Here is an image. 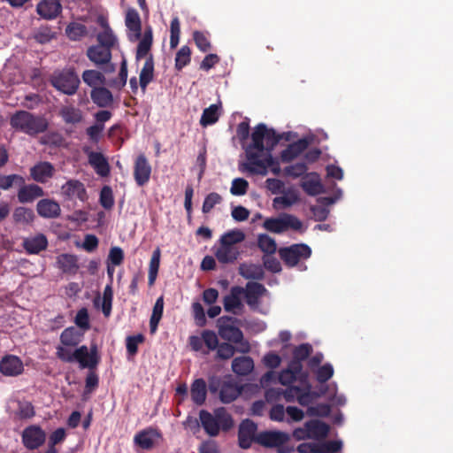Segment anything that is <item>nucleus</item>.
<instances>
[{
	"mask_svg": "<svg viewBox=\"0 0 453 453\" xmlns=\"http://www.w3.org/2000/svg\"><path fill=\"white\" fill-rule=\"evenodd\" d=\"M251 142L243 146L246 162L240 165V170L251 175L265 176L268 173V168L274 175L280 173V166L272 151L282 139L273 128H267L266 125H257L251 133Z\"/></svg>",
	"mask_w": 453,
	"mask_h": 453,
	"instance_id": "obj_1",
	"label": "nucleus"
},
{
	"mask_svg": "<svg viewBox=\"0 0 453 453\" xmlns=\"http://www.w3.org/2000/svg\"><path fill=\"white\" fill-rule=\"evenodd\" d=\"M199 420L204 432L211 437L218 436L220 430L227 432L234 426V419L224 407L217 408L214 414L201 410Z\"/></svg>",
	"mask_w": 453,
	"mask_h": 453,
	"instance_id": "obj_2",
	"label": "nucleus"
},
{
	"mask_svg": "<svg viewBox=\"0 0 453 453\" xmlns=\"http://www.w3.org/2000/svg\"><path fill=\"white\" fill-rule=\"evenodd\" d=\"M57 357L65 363L78 362L81 368H95L99 363L96 346H92L90 350L86 345L77 348L72 352L68 347L59 345L57 347Z\"/></svg>",
	"mask_w": 453,
	"mask_h": 453,
	"instance_id": "obj_3",
	"label": "nucleus"
},
{
	"mask_svg": "<svg viewBox=\"0 0 453 453\" xmlns=\"http://www.w3.org/2000/svg\"><path fill=\"white\" fill-rule=\"evenodd\" d=\"M11 126L29 135L43 133L48 128V122L42 117L35 116L26 111H17L11 118Z\"/></svg>",
	"mask_w": 453,
	"mask_h": 453,
	"instance_id": "obj_4",
	"label": "nucleus"
},
{
	"mask_svg": "<svg viewBox=\"0 0 453 453\" xmlns=\"http://www.w3.org/2000/svg\"><path fill=\"white\" fill-rule=\"evenodd\" d=\"M234 322H236V319L233 317H220L217 320L219 334L222 339L228 341L229 342L239 344L240 348L237 351L243 354L248 353L250 350V343L249 342L244 341L242 330L234 325Z\"/></svg>",
	"mask_w": 453,
	"mask_h": 453,
	"instance_id": "obj_5",
	"label": "nucleus"
},
{
	"mask_svg": "<svg viewBox=\"0 0 453 453\" xmlns=\"http://www.w3.org/2000/svg\"><path fill=\"white\" fill-rule=\"evenodd\" d=\"M81 81L73 68L56 71L50 77V84L62 93L73 96L80 86Z\"/></svg>",
	"mask_w": 453,
	"mask_h": 453,
	"instance_id": "obj_6",
	"label": "nucleus"
},
{
	"mask_svg": "<svg viewBox=\"0 0 453 453\" xmlns=\"http://www.w3.org/2000/svg\"><path fill=\"white\" fill-rule=\"evenodd\" d=\"M263 226L269 232L281 234L288 229L299 231L303 227V223L296 216L283 213L278 218L266 219Z\"/></svg>",
	"mask_w": 453,
	"mask_h": 453,
	"instance_id": "obj_7",
	"label": "nucleus"
},
{
	"mask_svg": "<svg viewBox=\"0 0 453 453\" xmlns=\"http://www.w3.org/2000/svg\"><path fill=\"white\" fill-rule=\"evenodd\" d=\"M311 255V249L304 243H296L279 250L280 259L288 267H294L303 259H307Z\"/></svg>",
	"mask_w": 453,
	"mask_h": 453,
	"instance_id": "obj_8",
	"label": "nucleus"
},
{
	"mask_svg": "<svg viewBox=\"0 0 453 453\" xmlns=\"http://www.w3.org/2000/svg\"><path fill=\"white\" fill-rule=\"evenodd\" d=\"M86 55L96 66L101 68L104 73H111L115 71V65L111 62V50L96 44L88 48Z\"/></svg>",
	"mask_w": 453,
	"mask_h": 453,
	"instance_id": "obj_9",
	"label": "nucleus"
},
{
	"mask_svg": "<svg viewBox=\"0 0 453 453\" xmlns=\"http://www.w3.org/2000/svg\"><path fill=\"white\" fill-rule=\"evenodd\" d=\"M22 442L28 449L40 448L46 439L45 432L39 426H29L22 433Z\"/></svg>",
	"mask_w": 453,
	"mask_h": 453,
	"instance_id": "obj_10",
	"label": "nucleus"
},
{
	"mask_svg": "<svg viewBox=\"0 0 453 453\" xmlns=\"http://www.w3.org/2000/svg\"><path fill=\"white\" fill-rule=\"evenodd\" d=\"M289 440V434L281 431H264L256 437V442L266 448H275L287 443Z\"/></svg>",
	"mask_w": 453,
	"mask_h": 453,
	"instance_id": "obj_11",
	"label": "nucleus"
},
{
	"mask_svg": "<svg viewBox=\"0 0 453 453\" xmlns=\"http://www.w3.org/2000/svg\"><path fill=\"white\" fill-rule=\"evenodd\" d=\"M257 430V424L249 418L243 420L240 424L238 430V442L242 449H247L250 448L253 441L256 442Z\"/></svg>",
	"mask_w": 453,
	"mask_h": 453,
	"instance_id": "obj_12",
	"label": "nucleus"
},
{
	"mask_svg": "<svg viewBox=\"0 0 453 453\" xmlns=\"http://www.w3.org/2000/svg\"><path fill=\"white\" fill-rule=\"evenodd\" d=\"M151 165L144 154L139 155L134 165V177L139 187L144 186L150 180Z\"/></svg>",
	"mask_w": 453,
	"mask_h": 453,
	"instance_id": "obj_13",
	"label": "nucleus"
},
{
	"mask_svg": "<svg viewBox=\"0 0 453 453\" xmlns=\"http://www.w3.org/2000/svg\"><path fill=\"white\" fill-rule=\"evenodd\" d=\"M24 371L22 360L14 355H6L0 360V372L4 376L16 377Z\"/></svg>",
	"mask_w": 453,
	"mask_h": 453,
	"instance_id": "obj_14",
	"label": "nucleus"
},
{
	"mask_svg": "<svg viewBox=\"0 0 453 453\" xmlns=\"http://www.w3.org/2000/svg\"><path fill=\"white\" fill-rule=\"evenodd\" d=\"M30 177L38 183H46L54 176L55 167L48 161H40L29 170Z\"/></svg>",
	"mask_w": 453,
	"mask_h": 453,
	"instance_id": "obj_15",
	"label": "nucleus"
},
{
	"mask_svg": "<svg viewBox=\"0 0 453 453\" xmlns=\"http://www.w3.org/2000/svg\"><path fill=\"white\" fill-rule=\"evenodd\" d=\"M19 188L17 197L21 203H32L35 199L44 196V191L42 187L34 183L26 184L25 180L23 184L19 185Z\"/></svg>",
	"mask_w": 453,
	"mask_h": 453,
	"instance_id": "obj_16",
	"label": "nucleus"
},
{
	"mask_svg": "<svg viewBox=\"0 0 453 453\" xmlns=\"http://www.w3.org/2000/svg\"><path fill=\"white\" fill-rule=\"evenodd\" d=\"M309 146V141L306 138L299 139L288 145V147L280 152V160L283 163H290L297 158Z\"/></svg>",
	"mask_w": 453,
	"mask_h": 453,
	"instance_id": "obj_17",
	"label": "nucleus"
},
{
	"mask_svg": "<svg viewBox=\"0 0 453 453\" xmlns=\"http://www.w3.org/2000/svg\"><path fill=\"white\" fill-rule=\"evenodd\" d=\"M62 192L69 199L77 198L82 202L88 199V194L85 186L78 180H67L62 186Z\"/></svg>",
	"mask_w": 453,
	"mask_h": 453,
	"instance_id": "obj_18",
	"label": "nucleus"
},
{
	"mask_svg": "<svg viewBox=\"0 0 453 453\" xmlns=\"http://www.w3.org/2000/svg\"><path fill=\"white\" fill-rule=\"evenodd\" d=\"M243 293V288L239 286L232 287L229 295L226 296L223 300L225 311L237 314L234 310H241L243 308V304L242 303V296Z\"/></svg>",
	"mask_w": 453,
	"mask_h": 453,
	"instance_id": "obj_19",
	"label": "nucleus"
},
{
	"mask_svg": "<svg viewBox=\"0 0 453 453\" xmlns=\"http://www.w3.org/2000/svg\"><path fill=\"white\" fill-rule=\"evenodd\" d=\"M37 13L45 19H54L62 12L59 0H42L36 6Z\"/></svg>",
	"mask_w": 453,
	"mask_h": 453,
	"instance_id": "obj_20",
	"label": "nucleus"
},
{
	"mask_svg": "<svg viewBox=\"0 0 453 453\" xmlns=\"http://www.w3.org/2000/svg\"><path fill=\"white\" fill-rule=\"evenodd\" d=\"M265 287L258 282L249 281L244 288L246 303L250 307H255L259 303V298L266 292Z\"/></svg>",
	"mask_w": 453,
	"mask_h": 453,
	"instance_id": "obj_21",
	"label": "nucleus"
},
{
	"mask_svg": "<svg viewBox=\"0 0 453 453\" xmlns=\"http://www.w3.org/2000/svg\"><path fill=\"white\" fill-rule=\"evenodd\" d=\"M88 164L99 176L107 177L110 174V165L101 152L90 151L88 154Z\"/></svg>",
	"mask_w": 453,
	"mask_h": 453,
	"instance_id": "obj_22",
	"label": "nucleus"
},
{
	"mask_svg": "<svg viewBox=\"0 0 453 453\" xmlns=\"http://www.w3.org/2000/svg\"><path fill=\"white\" fill-rule=\"evenodd\" d=\"M37 213L45 219H55L60 215L61 209L58 203L52 199H42L36 205Z\"/></svg>",
	"mask_w": 453,
	"mask_h": 453,
	"instance_id": "obj_23",
	"label": "nucleus"
},
{
	"mask_svg": "<svg viewBox=\"0 0 453 453\" xmlns=\"http://www.w3.org/2000/svg\"><path fill=\"white\" fill-rule=\"evenodd\" d=\"M22 246L28 254H39L47 249L48 240L44 234H38L35 236L25 238Z\"/></svg>",
	"mask_w": 453,
	"mask_h": 453,
	"instance_id": "obj_24",
	"label": "nucleus"
},
{
	"mask_svg": "<svg viewBox=\"0 0 453 453\" xmlns=\"http://www.w3.org/2000/svg\"><path fill=\"white\" fill-rule=\"evenodd\" d=\"M90 97L92 102L101 108L109 107L113 103L112 93L104 86L91 89Z\"/></svg>",
	"mask_w": 453,
	"mask_h": 453,
	"instance_id": "obj_25",
	"label": "nucleus"
},
{
	"mask_svg": "<svg viewBox=\"0 0 453 453\" xmlns=\"http://www.w3.org/2000/svg\"><path fill=\"white\" fill-rule=\"evenodd\" d=\"M57 265L64 273L72 275L76 274L80 268L77 256L67 253L61 254L57 257Z\"/></svg>",
	"mask_w": 453,
	"mask_h": 453,
	"instance_id": "obj_26",
	"label": "nucleus"
},
{
	"mask_svg": "<svg viewBox=\"0 0 453 453\" xmlns=\"http://www.w3.org/2000/svg\"><path fill=\"white\" fill-rule=\"evenodd\" d=\"M159 436V433L153 428L140 431L134 435V443L142 449H151L154 447V438Z\"/></svg>",
	"mask_w": 453,
	"mask_h": 453,
	"instance_id": "obj_27",
	"label": "nucleus"
},
{
	"mask_svg": "<svg viewBox=\"0 0 453 453\" xmlns=\"http://www.w3.org/2000/svg\"><path fill=\"white\" fill-rule=\"evenodd\" d=\"M154 79V58L152 55H149L144 62L139 76V85L143 93L146 92L148 85Z\"/></svg>",
	"mask_w": 453,
	"mask_h": 453,
	"instance_id": "obj_28",
	"label": "nucleus"
},
{
	"mask_svg": "<svg viewBox=\"0 0 453 453\" xmlns=\"http://www.w3.org/2000/svg\"><path fill=\"white\" fill-rule=\"evenodd\" d=\"M84 332L74 326L65 328L60 334V342L65 347H76L82 341Z\"/></svg>",
	"mask_w": 453,
	"mask_h": 453,
	"instance_id": "obj_29",
	"label": "nucleus"
},
{
	"mask_svg": "<svg viewBox=\"0 0 453 453\" xmlns=\"http://www.w3.org/2000/svg\"><path fill=\"white\" fill-rule=\"evenodd\" d=\"M312 352V347L309 343H302L293 350V359L289 362L296 371H302V361L305 360Z\"/></svg>",
	"mask_w": 453,
	"mask_h": 453,
	"instance_id": "obj_30",
	"label": "nucleus"
},
{
	"mask_svg": "<svg viewBox=\"0 0 453 453\" xmlns=\"http://www.w3.org/2000/svg\"><path fill=\"white\" fill-rule=\"evenodd\" d=\"M153 42V33L152 28L148 27L145 28L142 38L139 42L136 49V60H139L143 58H147L150 53Z\"/></svg>",
	"mask_w": 453,
	"mask_h": 453,
	"instance_id": "obj_31",
	"label": "nucleus"
},
{
	"mask_svg": "<svg viewBox=\"0 0 453 453\" xmlns=\"http://www.w3.org/2000/svg\"><path fill=\"white\" fill-rule=\"evenodd\" d=\"M241 394L240 388L232 381H223L219 388V399L224 403L234 402Z\"/></svg>",
	"mask_w": 453,
	"mask_h": 453,
	"instance_id": "obj_32",
	"label": "nucleus"
},
{
	"mask_svg": "<svg viewBox=\"0 0 453 453\" xmlns=\"http://www.w3.org/2000/svg\"><path fill=\"white\" fill-rule=\"evenodd\" d=\"M254 369V362L250 357H237L232 361V370L239 376H246Z\"/></svg>",
	"mask_w": 453,
	"mask_h": 453,
	"instance_id": "obj_33",
	"label": "nucleus"
},
{
	"mask_svg": "<svg viewBox=\"0 0 453 453\" xmlns=\"http://www.w3.org/2000/svg\"><path fill=\"white\" fill-rule=\"evenodd\" d=\"M308 180L301 183L303 191L309 196H317L324 192L319 175L317 173H310L307 174Z\"/></svg>",
	"mask_w": 453,
	"mask_h": 453,
	"instance_id": "obj_34",
	"label": "nucleus"
},
{
	"mask_svg": "<svg viewBox=\"0 0 453 453\" xmlns=\"http://www.w3.org/2000/svg\"><path fill=\"white\" fill-rule=\"evenodd\" d=\"M305 427L308 428L310 439H324L327 436L329 433V426L318 419H313L307 421L305 423Z\"/></svg>",
	"mask_w": 453,
	"mask_h": 453,
	"instance_id": "obj_35",
	"label": "nucleus"
},
{
	"mask_svg": "<svg viewBox=\"0 0 453 453\" xmlns=\"http://www.w3.org/2000/svg\"><path fill=\"white\" fill-rule=\"evenodd\" d=\"M239 274L247 280H260L265 277L263 266L256 264H241L239 266Z\"/></svg>",
	"mask_w": 453,
	"mask_h": 453,
	"instance_id": "obj_36",
	"label": "nucleus"
},
{
	"mask_svg": "<svg viewBox=\"0 0 453 453\" xmlns=\"http://www.w3.org/2000/svg\"><path fill=\"white\" fill-rule=\"evenodd\" d=\"M207 388L203 379L195 380L190 388V395L192 401L196 405H203L206 400Z\"/></svg>",
	"mask_w": 453,
	"mask_h": 453,
	"instance_id": "obj_37",
	"label": "nucleus"
},
{
	"mask_svg": "<svg viewBox=\"0 0 453 453\" xmlns=\"http://www.w3.org/2000/svg\"><path fill=\"white\" fill-rule=\"evenodd\" d=\"M82 80L92 89L99 88L106 84V78L104 74L97 70L88 69L82 73Z\"/></svg>",
	"mask_w": 453,
	"mask_h": 453,
	"instance_id": "obj_38",
	"label": "nucleus"
},
{
	"mask_svg": "<svg viewBox=\"0 0 453 453\" xmlns=\"http://www.w3.org/2000/svg\"><path fill=\"white\" fill-rule=\"evenodd\" d=\"M239 251L235 247L220 244L215 251L216 258L222 264L233 263L237 259Z\"/></svg>",
	"mask_w": 453,
	"mask_h": 453,
	"instance_id": "obj_39",
	"label": "nucleus"
},
{
	"mask_svg": "<svg viewBox=\"0 0 453 453\" xmlns=\"http://www.w3.org/2000/svg\"><path fill=\"white\" fill-rule=\"evenodd\" d=\"M35 415V408L30 402L19 401L18 408L13 412V419L21 421L32 418Z\"/></svg>",
	"mask_w": 453,
	"mask_h": 453,
	"instance_id": "obj_40",
	"label": "nucleus"
},
{
	"mask_svg": "<svg viewBox=\"0 0 453 453\" xmlns=\"http://www.w3.org/2000/svg\"><path fill=\"white\" fill-rule=\"evenodd\" d=\"M125 23L127 27L134 32L136 37L141 36L142 22L138 12L134 8H129L126 13Z\"/></svg>",
	"mask_w": 453,
	"mask_h": 453,
	"instance_id": "obj_41",
	"label": "nucleus"
},
{
	"mask_svg": "<svg viewBox=\"0 0 453 453\" xmlns=\"http://www.w3.org/2000/svg\"><path fill=\"white\" fill-rule=\"evenodd\" d=\"M59 116L66 124H78L82 120V112L74 106H64L59 111Z\"/></svg>",
	"mask_w": 453,
	"mask_h": 453,
	"instance_id": "obj_42",
	"label": "nucleus"
},
{
	"mask_svg": "<svg viewBox=\"0 0 453 453\" xmlns=\"http://www.w3.org/2000/svg\"><path fill=\"white\" fill-rule=\"evenodd\" d=\"M164 311V298L159 296L153 306L152 314L150 319V334H155L157 330L159 321L163 316Z\"/></svg>",
	"mask_w": 453,
	"mask_h": 453,
	"instance_id": "obj_43",
	"label": "nucleus"
},
{
	"mask_svg": "<svg viewBox=\"0 0 453 453\" xmlns=\"http://www.w3.org/2000/svg\"><path fill=\"white\" fill-rule=\"evenodd\" d=\"M161 251L159 248H157L151 256L150 265H149V286H153L159 270Z\"/></svg>",
	"mask_w": 453,
	"mask_h": 453,
	"instance_id": "obj_44",
	"label": "nucleus"
},
{
	"mask_svg": "<svg viewBox=\"0 0 453 453\" xmlns=\"http://www.w3.org/2000/svg\"><path fill=\"white\" fill-rule=\"evenodd\" d=\"M191 61V50L188 46L183 45L176 53L174 67L181 71Z\"/></svg>",
	"mask_w": 453,
	"mask_h": 453,
	"instance_id": "obj_45",
	"label": "nucleus"
},
{
	"mask_svg": "<svg viewBox=\"0 0 453 453\" xmlns=\"http://www.w3.org/2000/svg\"><path fill=\"white\" fill-rule=\"evenodd\" d=\"M65 34L70 40L79 41L87 35V27L81 23L72 22L66 27Z\"/></svg>",
	"mask_w": 453,
	"mask_h": 453,
	"instance_id": "obj_46",
	"label": "nucleus"
},
{
	"mask_svg": "<svg viewBox=\"0 0 453 453\" xmlns=\"http://www.w3.org/2000/svg\"><path fill=\"white\" fill-rule=\"evenodd\" d=\"M97 45L108 48L112 50L118 43V39L114 35L112 29L102 31L96 35Z\"/></svg>",
	"mask_w": 453,
	"mask_h": 453,
	"instance_id": "obj_47",
	"label": "nucleus"
},
{
	"mask_svg": "<svg viewBox=\"0 0 453 453\" xmlns=\"http://www.w3.org/2000/svg\"><path fill=\"white\" fill-rule=\"evenodd\" d=\"M244 239V233L239 229H234L225 233L220 237V244L234 247V244L242 242Z\"/></svg>",
	"mask_w": 453,
	"mask_h": 453,
	"instance_id": "obj_48",
	"label": "nucleus"
},
{
	"mask_svg": "<svg viewBox=\"0 0 453 453\" xmlns=\"http://www.w3.org/2000/svg\"><path fill=\"white\" fill-rule=\"evenodd\" d=\"M33 37L37 42L44 44L56 37V32L49 26H41L34 32Z\"/></svg>",
	"mask_w": 453,
	"mask_h": 453,
	"instance_id": "obj_49",
	"label": "nucleus"
},
{
	"mask_svg": "<svg viewBox=\"0 0 453 453\" xmlns=\"http://www.w3.org/2000/svg\"><path fill=\"white\" fill-rule=\"evenodd\" d=\"M13 220L19 224H29L35 219L33 210L26 207H17L12 214Z\"/></svg>",
	"mask_w": 453,
	"mask_h": 453,
	"instance_id": "obj_50",
	"label": "nucleus"
},
{
	"mask_svg": "<svg viewBox=\"0 0 453 453\" xmlns=\"http://www.w3.org/2000/svg\"><path fill=\"white\" fill-rule=\"evenodd\" d=\"M219 107L216 104H211L205 108L200 119V124L203 127H207L216 123L219 119Z\"/></svg>",
	"mask_w": 453,
	"mask_h": 453,
	"instance_id": "obj_51",
	"label": "nucleus"
},
{
	"mask_svg": "<svg viewBox=\"0 0 453 453\" xmlns=\"http://www.w3.org/2000/svg\"><path fill=\"white\" fill-rule=\"evenodd\" d=\"M257 246L265 255L274 254L277 249L275 240L265 234L258 235Z\"/></svg>",
	"mask_w": 453,
	"mask_h": 453,
	"instance_id": "obj_52",
	"label": "nucleus"
},
{
	"mask_svg": "<svg viewBox=\"0 0 453 453\" xmlns=\"http://www.w3.org/2000/svg\"><path fill=\"white\" fill-rule=\"evenodd\" d=\"M24 183V177L19 174H0V189L8 190L13 186L19 187V184Z\"/></svg>",
	"mask_w": 453,
	"mask_h": 453,
	"instance_id": "obj_53",
	"label": "nucleus"
},
{
	"mask_svg": "<svg viewBox=\"0 0 453 453\" xmlns=\"http://www.w3.org/2000/svg\"><path fill=\"white\" fill-rule=\"evenodd\" d=\"M308 166L305 162H298L294 165L286 166L283 170L284 175L296 179L306 174Z\"/></svg>",
	"mask_w": 453,
	"mask_h": 453,
	"instance_id": "obj_54",
	"label": "nucleus"
},
{
	"mask_svg": "<svg viewBox=\"0 0 453 453\" xmlns=\"http://www.w3.org/2000/svg\"><path fill=\"white\" fill-rule=\"evenodd\" d=\"M99 203L105 210H111L114 206V196L110 186H104L100 191Z\"/></svg>",
	"mask_w": 453,
	"mask_h": 453,
	"instance_id": "obj_55",
	"label": "nucleus"
},
{
	"mask_svg": "<svg viewBox=\"0 0 453 453\" xmlns=\"http://www.w3.org/2000/svg\"><path fill=\"white\" fill-rule=\"evenodd\" d=\"M301 372L302 371L294 370L291 366V364L289 363L288 368L282 370L280 372L278 380L280 384L288 386L296 380L297 375H299Z\"/></svg>",
	"mask_w": 453,
	"mask_h": 453,
	"instance_id": "obj_56",
	"label": "nucleus"
},
{
	"mask_svg": "<svg viewBox=\"0 0 453 453\" xmlns=\"http://www.w3.org/2000/svg\"><path fill=\"white\" fill-rule=\"evenodd\" d=\"M145 337L142 334L127 336L126 339V348L128 356H135L138 352V344L142 343Z\"/></svg>",
	"mask_w": 453,
	"mask_h": 453,
	"instance_id": "obj_57",
	"label": "nucleus"
},
{
	"mask_svg": "<svg viewBox=\"0 0 453 453\" xmlns=\"http://www.w3.org/2000/svg\"><path fill=\"white\" fill-rule=\"evenodd\" d=\"M342 449L340 441H328L316 443L317 453H337Z\"/></svg>",
	"mask_w": 453,
	"mask_h": 453,
	"instance_id": "obj_58",
	"label": "nucleus"
},
{
	"mask_svg": "<svg viewBox=\"0 0 453 453\" xmlns=\"http://www.w3.org/2000/svg\"><path fill=\"white\" fill-rule=\"evenodd\" d=\"M202 338L203 341V344L207 347L208 350L203 351V353L207 354L210 350H215L219 346V339L215 332L211 330H204L202 332Z\"/></svg>",
	"mask_w": 453,
	"mask_h": 453,
	"instance_id": "obj_59",
	"label": "nucleus"
},
{
	"mask_svg": "<svg viewBox=\"0 0 453 453\" xmlns=\"http://www.w3.org/2000/svg\"><path fill=\"white\" fill-rule=\"evenodd\" d=\"M298 201V196L296 194L289 196H277L273 200L274 209L288 208Z\"/></svg>",
	"mask_w": 453,
	"mask_h": 453,
	"instance_id": "obj_60",
	"label": "nucleus"
},
{
	"mask_svg": "<svg viewBox=\"0 0 453 453\" xmlns=\"http://www.w3.org/2000/svg\"><path fill=\"white\" fill-rule=\"evenodd\" d=\"M221 202V196L216 192H211L205 196L202 206V211L205 214L209 213L215 205L220 203Z\"/></svg>",
	"mask_w": 453,
	"mask_h": 453,
	"instance_id": "obj_61",
	"label": "nucleus"
},
{
	"mask_svg": "<svg viewBox=\"0 0 453 453\" xmlns=\"http://www.w3.org/2000/svg\"><path fill=\"white\" fill-rule=\"evenodd\" d=\"M249 182L243 178H236L232 181L230 192L233 196H243L247 193Z\"/></svg>",
	"mask_w": 453,
	"mask_h": 453,
	"instance_id": "obj_62",
	"label": "nucleus"
},
{
	"mask_svg": "<svg viewBox=\"0 0 453 453\" xmlns=\"http://www.w3.org/2000/svg\"><path fill=\"white\" fill-rule=\"evenodd\" d=\"M334 375V368L331 364H325L320 366L316 373V379L320 384L326 383Z\"/></svg>",
	"mask_w": 453,
	"mask_h": 453,
	"instance_id": "obj_63",
	"label": "nucleus"
},
{
	"mask_svg": "<svg viewBox=\"0 0 453 453\" xmlns=\"http://www.w3.org/2000/svg\"><path fill=\"white\" fill-rule=\"evenodd\" d=\"M74 322L76 326L82 330V332L89 329V316L86 308H81L78 311Z\"/></svg>",
	"mask_w": 453,
	"mask_h": 453,
	"instance_id": "obj_64",
	"label": "nucleus"
}]
</instances>
